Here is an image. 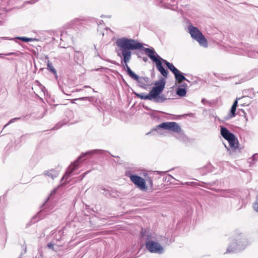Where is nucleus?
<instances>
[{
    "label": "nucleus",
    "mask_w": 258,
    "mask_h": 258,
    "mask_svg": "<svg viewBox=\"0 0 258 258\" xmlns=\"http://www.w3.org/2000/svg\"><path fill=\"white\" fill-rule=\"evenodd\" d=\"M116 45L119 48L121 52H117V55L121 57L123 56V61L125 63L126 71L130 77L134 80L138 79V75L133 72L128 66L127 63L130 61L132 56V50L142 49L143 47L142 43L133 39H128L125 37H122L117 39L116 41Z\"/></svg>",
    "instance_id": "nucleus-1"
},
{
    "label": "nucleus",
    "mask_w": 258,
    "mask_h": 258,
    "mask_svg": "<svg viewBox=\"0 0 258 258\" xmlns=\"http://www.w3.org/2000/svg\"><path fill=\"white\" fill-rule=\"evenodd\" d=\"M104 152V151L101 150H93L90 151L86 152L84 154H82L81 155L78 157L77 159L72 163L70 166L68 167L64 175L62 178L61 180H67L71 175L72 173L78 169L80 167V165L82 162V158L88 155H93V154H101Z\"/></svg>",
    "instance_id": "nucleus-2"
},
{
    "label": "nucleus",
    "mask_w": 258,
    "mask_h": 258,
    "mask_svg": "<svg viewBox=\"0 0 258 258\" xmlns=\"http://www.w3.org/2000/svg\"><path fill=\"white\" fill-rule=\"evenodd\" d=\"M143 50L153 61L156 63V68L160 73L166 78L168 74V71L162 66L163 61L156 55L155 50L153 48H143Z\"/></svg>",
    "instance_id": "nucleus-3"
},
{
    "label": "nucleus",
    "mask_w": 258,
    "mask_h": 258,
    "mask_svg": "<svg viewBox=\"0 0 258 258\" xmlns=\"http://www.w3.org/2000/svg\"><path fill=\"white\" fill-rule=\"evenodd\" d=\"M165 80L162 78L156 82L155 86L153 87L150 91L152 94V95H153L155 98V102L158 103H163L166 99L164 95L161 94V93L163 91L165 87Z\"/></svg>",
    "instance_id": "nucleus-4"
},
{
    "label": "nucleus",
    "mask_w": 258,
    "mask_h": 258,
    "mask_svg": "<svg viewBox=\"0 0 258 258\" xmlns=\"http://www.w3.org/2000/svg\"><path fill=\"white\" fill-rule=\"evenodd\" d=\"M234 240V241L228 246L225 253L239 251L244 249L248 244L247 239L241 236L236 237Z\"/></svg>",
    "instance_id": "nucleus-5"
},
{
    "label": "nucleus",
    "mask_w": 258,
    "mask_h": 258,
    "mask_svg": "<svg viewBox=\"0 0 258 258\" xmlns=\"http://www.w3.org/2000/svg\"><path fill=\"white\" fill-rule=\"evenodd\" d=\"M189 32L191 37L196 40L201 46L204 47L208 46V42L202 32L196 27L192 25L188 26Z\"/></svg>",
    "instance_id": "nucleus-6"
},
{
    "label": "nucleus",
    "mask_w": 258,
    "mask_h": 258,
    "mask_svg": "<svg viewBox=\"0 0 258 258\" xmlns=\"http://www.w3.org/2000/svg\"><path fill=\"white\" fill-rule=\"evenodd\" d=\"M125 174L126 176L128 177L131 181L141 190H145L147 189V186L145 179L138 175L133 174L131 171H126Z\"/></svg>",
    "instance_id": "nucleus-7"
},
{
    "label": "nucleus",
    "mask_w": 258,
    "mask_h": 258,
    "mask_svg": "<svg viewBox=\"0 0 258 258\" xmlns=\"http://www.w3.org/2000/svg\"><path fill=\"white\" fill-rule=\"evenodd\" d=\"M146 247L151 253L162 254L164 252L163 246L159 243L150 239L149 236L146 242Z\"/></svg>",
    "instance_id": "nucleus-8"
},
{
    "label": "nucleus",
    "mask_w": 258,
    "mask_h": 258,
    "mask_svg": "<svg viewBox=\"0 0 258 258\" xmlns=\"http://www.w3.org/2000/svg\"><path fill=\"white\" fill-rule=\"evenodd\" d=\"M162 128L175 133H179L181 132V128L176 122H165L157 125L155 130Z\"/></svg>",
    "instance_id": "nucleus-9"
},
{
    "label": "nucleus",
    "mask_w": 258,
    "mask_h": 258,
    "mask_svg": "<svg viewBox=\"0 0 258 258\" xmlns=\"http://www.w3.org/2000/svg\"><path fill=\"white\" fill-rule=\"evenodd\" d=\"M220 132L222 136L228 142L229 145H235L236 138L233 134L224 126L221 127Z\"/></svg>",
    "instance_id": "nucleus-10"
},
{
    "label": "nucleus",
    "mask_w": 258,
    "mask_h": 258,
    "mask_svg": "<svg viewBox=\"0 0 258 258\" xmlns=\"http://www.w3.org/2000/svg\"><path fill=\"white\" fill-rule=\"evenodd\" d=\"M227 149L229 154L231 156H235L239 153L241 148H239V146H225Z\"/></svg>",
    "instance_id": "nucleus-11"
},
{
    "label": "nucleus",
    "mask_w": 258,
    "mask_h": 258,
    "mask_svg": "<svg viewBox=\"0 0 258 258\" xmlns=\"http://www.w3.org/2000/svg\"><path fill=\"white\" fill-rule=\"evenodd\" d=\"M134 93L137 97L141 99L153 100L155 102V98L153 95H152V94L150 91L147 95L145 94V93L139 94L135 92Z\"/></svg>",
    "instance_id": "nucleus-12"
},
{
    "label": "nucleus",
    "mask_w": 258,
    "mask_h": 258,
    "mask_svg": "<svg viewBox=\"0 0 258 258\" xmlns=\"http://www.w3.org/2000/svg\"><path fill=\"white\" fill-rule=\"evenodd\" d=\"M156 55L159 57V58H161L163 62L166 64L167 67L172 72V73L174 75L176 72H178V70L176 69L172 63H170L168 61L163 58H161L158 54Z\"/></svg>",
    "instance_id": "nucleus-13"
},
{
    "label": "nucleus",
    "mask_w": 258,
    "mask_h": 258,
    "mask_svg": "<svg viewBox=\"0 0 258 258\" xmlns=\"http://www.w3.org/2000/svg\"><path fill=\"white\" fill-rule=\"evenodd\" d=\"M74 60L79 64H81L84 61V55L82 52L75 51Z\"/></svg>",
    "instance_id": "nucleus-14"
},
{
    "label": "nucleus",
    "mask_w": 258,
    "mask_h": 258,
    "mask_svg": "<svg viewBox=\"0 0 258 258\" xmlns=\"http://www.w3.org/2000/svg\"><path fill=\"white\" fill-rule=\"evenodd\" d=\"M58 173H59L57 170L51 169L48 171H46L44 174L46 176L51 177L52 179H54L58 176Z\"/></svg>",
    "instance_id": "nucleus-15"
},
{
    "label": "nucleus",
    "mask_w": 258,
    "mask_h": 258,
    "mask_svg": "<svg viewBox=\"0 0 258 258\" xmlns=\"http://www.w3.org/2000/svg\"><path fill=\"white\" fill-rule=\"evenodd\" d=\"M236 110V108L232 106L228 114L224 117L225 120H228L235 117Z\"/></svg>",
    "instance_id": "nucleus-16"
},
{
    "label": "nucleus",
    "mask_w": 258,
    "mask_h": 258,
    "mask_svg": "<svg viewBox=\"0 0 258 258\" xmlns=\"http://www.w3.org/2000/svg\"><path fill=\"white\" fill-rule=\"evenodd\" d=\"M175 78L178 83H181L182 81H186L188 82V80L183 75V74L178 70V72H176L174 74Z\"/></svg>",
    "instance_id": "nucleus-17"
},
{
    "label": "nucleus",
    "mask_w": 258,
    "mask_h": 258,
    "mask_svg": "<svg viewBox=\"0 0 258 258\" xmlns=\"http://www.w3.org/2000/svg\"><path fill=\"white\" fill-rule=\"evenodd\" d=\"M138 79L135 80L139 84V86L142 88H145V82H147L148 78L147 77H140L138 76Z\"/></svg>",
    "instance_id": "nucleus-18"
},
{
    "label": "nucleus",
    "mask_w": 258,
    "mask_h": 258,
    "mask_svg": "<svg viewBox=\"0 0 258 258\" xmlns=\"http://www.w3.org/2000/svg\"><path fill=\"white\" fill-rule=\"evenodd\" d=\"M258 161V154L255 153L250 158L247 159V162L249 164L250 166H253L255 163Z\"/></svg>",
    "instance_id": "nucleus-19"
},
{
    "label": "nucleus",
    "mask_w": 258,
    "mask_h": 258,
    "mask_svg": "<svg viewBox=\"0 0 258 258\" xmlns=\"http://www.w3.org/2000/svg\"><path fill=\"white\" fill-rule=\"evenodd\" d=\"M47 69L50 71L54 76L56 79H57L58 76L57 74V71L53 67L52 63L49 62V61L48 60V62L47 64Z\"/></svg>",
    "instance_id": "nucleus-20"
},
{
    "label": "nucleus",
    "mask_w": 258,
    "mask_h": 258,
    "mask_svg": "<svg viewBox=\"0 0 258 258\" xmlns=\"http://www.w3.org/2000/svg\"><path fill=\"white\" fill-rule=\"evenodd\" d=\"M27 117H30L29 115H23V116H21L20 117H15V118H12L10 120V121L5 125V126H4V128L3 129L6 127L7 126H8L9 124H11V123H12L14 122H15L17 120H24L25 118Z\"/></svg>",
    "instance_id": "nucleus-21"
},
{
    "label": "nucleus",
    "mask_w": 258,
    "mask_h": 258,
    "mask_svg": "<svg viewBox=\"0 0 258 258\" xmlns=\"http://www.w3.org/2000/svg\"><path fill=\"white\" fill-rule=\"evenodd\" d=\"M176 94L177 95L180 97L185 96L186 94V89L181 87H178L176 90Z\"/></svg>",
    "instance_id": "nucleus-22"
},
{
    "label": "nucleus",
    "mask_w": 258,
    "mask_h": 258,
    "mask_svg": "<svg viewBox=\"0 0 258 258\" xmlns=\"http://www.w3.org/2000/svg\"><path fill=\"white\" fill-rule=\"evenodd\" d=\"M237 114H238L240 116L244 117L245 119V122H247L248 121V116L247 115V113H246L245 111L243 109H238L237 113Z\"/></svg>",
    "instance_id": "nucleus-23"
},
{
    "label": "nucleus",
    "mask_w": 258,
    "mask_h": 258,
    "mask_svg": "<svg viewBox=\"0 0 258 258\" xmlns=\"http://www.w3.org/2000/svg\"><path fill=\"white\" fill-rule=\"evenodd\" d=\"M68 120L60 121L57 123L52 128V130H57L61 127L63 124L67 123L68 122Z\"/></svg>",
    "instance_id": "nucleus-24"
},
{
    "label": "nucleus",
    "mask_w": 258,
    "mask_h": 258,
    "mask_svg": "<svg viewBox=\"0 0 258 258\" xmlns=\"http://www.w3.org/2000/svg\"><path fill=\"white\" fill-rule=\"evenodd\" d=\"M18 39L22 40L24 42H29V41H33L35 40V39L31 38H28L25 37H18Z\"/></svg>",
    "instance_id": "nucleus-25"
},
{
    "label": "nucleus",
    "mask_w": 258,
    "mask_h": 258,
    "mask_svg": "<svg viewBox=\"0 0 258 258\" xmlns=\"http://www.w3.org/2000/svg\"><path fill=\"white\" fill-rule=\"evenodd\" d=\"M22 53L19 51L17 52H9L7 53H5V55L6 56H10V55H15L16 56H19L20 54H21Z\"/></svg>",
    "instance_id": "nucleus-26"
},
{
    "label": "nucleus",
    "mask_w": 258,
    "mask_h": 258,
    "mask_svg": "<svg viewBox=\"0 0 258 258\" xmlns=\"http://www.w3.org/2000/svg\"><path fill=\"white\" fill-rule=\"evenodd\" d=\"M253 209L257 212H258V194L256 197V200L253 206Z\"/></svg>",
    "instance_id": "nucleus-27"
},
{
    "label": "nucleus",
    "mask_w": 258,
    "mask_h": 258,
    "mask_svg": "<svg viewBox=\"0 0 258 258\" xmlns=\"http://www.w3.org/2000/svg\"><path fill=\"white\" fill-rule=\"evenodd\" d=\"M205 168L206 169H207V171L208 172H212L213 171V167L212 166V165L210 164V163H209L208 164H207L205 167Z\"/></svg>",
    "instance_id": "nucleus-28"
},
{
    "label": "nucleus",
    "mask_w": 258,
    "mask_h": 258,
    "mask_svg": "<svg viewBox=\"0 0 258 258\" xmlns=\"http://www.w3.org/2000/svg\"><path fill=\"white\" fill-rule=\"evenodd\" d=\"M146 181H147L149 185L151 187H153V181L152 180V179L149 177V176H147V177H146Z\"/></svg>",
    "instance_id": "nucleus-29"
},
{
    "label": "nucleus",
    "mask_w": 258,
    "mask_h": 258,
    "mask_svg": "<svg viewBox=\"0 0 258 258\" xmlns=\"http://www.w3.org/2000/svg\"><path fill=\"white\" fill-rule=\"evenodd\" d=\"M90 98L88 97H80V98H76L75 99H74L73 100V102L75 100H88Z\"/></svg>",
    "instance_id": "nucleus-30"
},
{
    "label": "nucleus",
    "mask_w": 258,
    "mask_h": 258,
    "mask_svg": "<svg viewBox=\"0 0 258 258\" xmlns=\"http://www.w3.org/2000/svg\"><path fill=\"white\" fill-rule=\"evenodd\" d=\"M240 98H237L235 101L234 102H233V104H232V106L233 107H235L236 108H237V107L238 106V100H240Z\"/></svg>",
    "instance_id": "nucleus-31"
},
{
    "label": "nucleus",
    "mask_w": 258,
    "mask_h": 258,
    "mask_svg": "<svg viewBox=\"0 0 258 258\" xmlns=\"http://www.w3.org/2000/svg\"><path fill=\"white\" fill-rule=\"evenodd\" d=\"M89 172V171H88L85 172V173H84L83 174H82L80 176L81 180H82V179L85 177V176H86V175L87 174H88Z\"/></svg>",
    "instance_id": "nucleus-32"
},
{
    "label": "nucleus",
    "mask_w": 258,
    "mask_h": 258,
    "mask_svg": "<svg viewBox=\"0 0 258 258\" xmlns=\"http://www.w3.org/2000/svg\"><path fill=\"white\" fill-rule=\"evenodd\" d=\"M47 246L49 248L53 249V244L52 243H48Z\"/></svg>",
    "instance_id": "nucleus-33"
},
{
    "label": "nucleus",
    "mask_w": 258,
    "mask_h": 258,
    "mask_svg": "<svg viewBox=\"0 0 258 258\" xmlns=\"http://www.w3.org/2000/svg\"><path fill=\"white\" fill-rule=\"evenodd\" d=\"M143 60L144 62H147L148 60V58L147 57H144L143 58Z\"/></svg>",
    "instance_id": "nucleus-34"
},
{
    "label": "nucleus",
    "mask_w": 258,
    "mask_h": 258,
    "mask_svg": "<svg viewBox=\"0 0 258 258\" xmlns=\"http://www.w3.org/2000/svg\"><path fill=\"white\" fill-rule=\"evenodd\" d=\"M181 87H183L184 88H185L186 87H187V84H186V83H183L182 84V85H181Z\"/></svg>",
    "instance_id": "nucleus-35"
},
{
    "label": "nucleus",
    "mask_w": 258,
    "mask_h": 258,
    "mask_svg": "<svg viewBox=\"0 0 258 258\" xmlns=\"http://www.w3.org/2000/svg\"><path fill=\"white\" fill-rule=\"evenodd\" d=\"M64 35V33L61 34V38H60L61 40H62V38L63 37Z\"/></svg>",
    "instance_id": "nucleus-36"
},
{
    "label": "nucleus",
    "mask_w": 258,
    "mask_h": 258,
    "mask_svg": "<svg viewBox=\"0 0 258 258\" xmlns=\"http://www.w3.org/2000/svg\"><path fill=\"white\" fill-rule=\"evenodd\" d=\"M81 90H82V89H77L75 90V91H76V92H79V91H81Z\"/></svg>",
    "instance_id": "nucleus-37"
},
{
    "label": "nucleus",
    "mask_w": 258,
    "mask_h": 258,
    "mask_svg": "<svg viewBox=\"0 0 258 258\" xmlns=\"http://www.w3.org/2000/svg\"><path fill=\"white\" fill-rule=\"evenodd\" d=\"M258 56V51H256V54H254V57H256V56Z\"/></svg>",
    "instance_id": "nucleus-38"
},
{
    "label": "nucleus",
    "mask_w": 258,
    "mask_h": 258,
    "mask_svg": "<svg viewBox=\"0 0 258 258\" xmlns=\"http://www.w3.org/2000/svg\"><path fill=\"white\" fill-rule=\"evenodd\" d=\"M3 55H5V54H4V53H1V54H0V57H1H1H2V56H3Z\"/></svg>",
    "instance_id": "nucleus-39"
},
{
    "label": "nucleus",
    "mask_w": 258,
    "mask_h": 258,
    "mask_svg": "<svg viewBox=\"0 0 258 258\" xmlns=\"http://www.w3.org/2000/svg\"><path fill=\"white\" fill-rule=\"evenodd\" d=\"M55 192V190H54L52 191V192L51 193V195L54 194Z\"/></svg>",
    "instance_id": "nucleus-40"
},
{
    "label": "nucleus",
    "mask_w": 258,
    "mask_h": 258,
    "mask_svg": "<svg viewBox=\"0 0 258 258\" xmlns=\"http://www.w3.org/2000/svg\"><path fill=\"white\" fill-rule=\"evenodd\" d=\"M89 87H89V86H85L84 87V88H89Z\"/></svg>",
    "instance_id": "nucleus-41"
},
{
    "label": "nucleus",
    "mask_w": 258,
    "mask_h": 258,
    "mask_svg": "<svg viewBox=\"0 0 258 258\" xmlns=\"http://www.w3.org/2000/svg\"><path fill=\"white\" fill-rule=\"evenodd\" d=\"M137 54L138 55V57H140L141 54H139V53H138Z\"/></svg>",
    "instance_id": "nucleus-42"
},
{
    "label": "nucleus",
    "mask_w": 258,
    "mask_h": 258,
    "mask_svg": "<svg viewBox=\"0 0 258 258\" xmlns=\"http://www.w3.org/2000/svg\"><path fill=\"white\" fill-rule=\"evenodd\" d=\"M137 54L138 55V57H140L141 54H139V53H138Z\"/></svg>",
    "instance_id": "nucleus-43"
},
{
    "label": "nucleus",
    "mask_w": 258,
    "mask_h": 258,
    "mask_svg": "<svg viewBox=\"0 0 258 258\" xmlns=\"http://www.w3.org/2000/svg\"><path fill=\"white\" fill-rule=\"evenodd\" d=\"M45 58L48 59L49 58H48V56H46Z\"/></svg>",
    "instance_id": "nucleus-44"
},
{
    "label": "nucleus",
    "mask_w": 258,
    "mask_h": 258,
    "mask_svg": "<svg viewBox=\"0 0 258 258\" xmlns=\"http://www.w3.org/2000/svg\"><path fill=\"white\" fill-rule=\"evenodd\" d=\"M202 102L205 101L204 99H202Z\"/></svg>",
    "instance_id": "nucleus-45"
},
{
    "label": "nucleus",
    "mask_w": 258,
    "mask_h": 258,
    "mask_svg": "<svg viewBox=\"0 0 258 258\" xmlns=\"http://www.w3.org/2000/svg\"><path fill=\"white\" fill-rule=\"evenodd\" d=\"M48 199H49V198H48L47 199V200H46V202H47V201L48 200Z\"/></svg>",
    "instance_id": "nucleus-46"
}]
</instances>
